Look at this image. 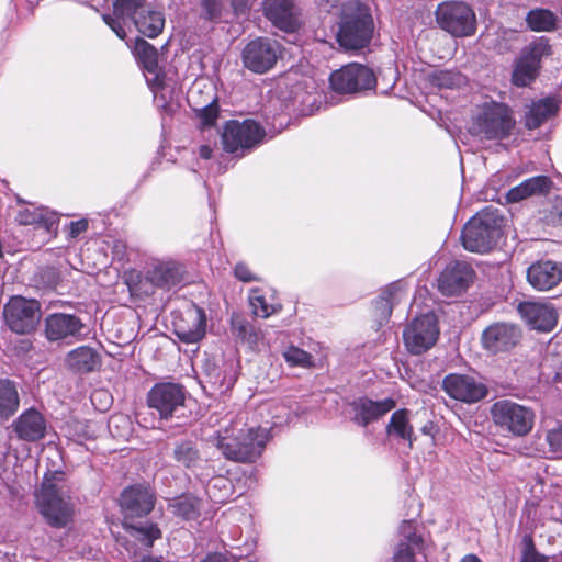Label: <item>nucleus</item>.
Instances as JSON below:
<instances>
[{
    "mask_svg": "<svg viewBox=\"0 0 562 562\" xmlns=\"http://www.w3.org/2000/svg\"><path fill=\"white\" fill-rule=\"evenodd\" d=\"M526 22L533 32H552L557 27L558 18L548 9H533L527 13Z\"/></svg>",
    "mask_w": 562,
    "mask_h": 562,
    "instance_id": "e433bc0d",
    "label": "nucleus"
},
{
    "mask_svg": "<svg viewBox=\"0 0 562 562\" xmlns=\"http://www.w3.org/2000/svg\"><path fill=\"white\" fill-rule=\"evenodd\" d=\"M504 217L494 207L476 213L464 226L461 234L463 247L472 252H487L496 246L503 235Z\"/></svg>",
    "mask_w": 562,
    "mask_h": 562,
    "instance_id": "f03ea898",
    "label": "nucleus"
},
{
    "mask_svg": "<svg viewBox=\"0 0 562 562\" xmlns=\"http://www.w3.org/2000/svg\"><path fill=\"white\" fill-rule=\"evenodd\" d=\"M475 272L465 261H452L438 278V290L446 296L460 295L474 280Z\"/></svg>",
    "mask_w": 562,
    "mask_h": 562,
    "instance_id": "dca6fc26",
    "label": "nucleus"
},
{
    "mask_svg": "<svg viewBox=\"0 0 562 562\" xmlns=\"http://www.w3.org/2000/svg\"><path fill=\"white\" fill-rule=\"evenodd\" d=\"M277 409H280V413L272 414V417L277 419L274 422V425H281L283 422L289 423L291 420V411L290 408L281 405L280 407H276Z\"/></svg>",
    "mask_w": 562,
    "mask_h": 562,
    "instance_id": "864d4df0",
    "label": "nucleus"
},
{
    "mask_svg": "<svg viewBox=\"0 0 562 562\" xmlns=\"http://www.w3.org/2000/svg\"><path fill=\"white\" fill-rule=\"evenodd\" d=\"M102 397L108 398V397H109V394H108L106 392H104V391H95V392L91 395V401H92V403H94V401H95L97 398H100V400H101Z\"/></svg>",
    "mask_w": 562,
    "mask_h": 562,
    "instance_id": "680f3d73",
    "label": "nucleus"
},
{
    "mask_svg": "<svg viewBox=\"0 0 562 562\" xmlns=\"http://www.w3.org/2000/svg\"><path fill=\"white\" fill-rule=\"evenodd\" d=\"M265 15L278 29L295 32L301 25V13L293 0H266Z\"/></svg>",
    "mask_w": 562,
    "mask_h": 562,
    "instance_id": "6ab92c4d",
    "label": "nucleus"
},
{
    "mask_svg": "<svg viewBox=\"0 0 562 562\" xmlns=\"http://www.w3.org/2000/svg\"><path fill=\"white\" fill-rule=\"evenodd\" d=\"M200 501L189 495L177 497L169 504L171 512L186 520L195 519L200 514Z\"/></svg>",
    "mask_w": 562,
    "mask_h": 562,
    "instance_id": "ea45409f",
    "label": "nucleus"
},
{
    "mask_svg": "<svg viewBox=\"0 0 562 562\" xmlns=\"http://www.w3.org/2000/svg\"><path fill=\"white\" fill-rule=\"evenodd\" d=\"M515 126L507 105L497 102H486L473 117L470 132L484 139H503Z\"/></svg>",
    "mask_w": 562,
    "mask_h": 562,
    "instance_id": "20e7f679",
    "label": "nucleus"
},
{
    "mask_svg": "<svg viewBox=\"0 0 562 562\" xmlns=\"http://www.w3.org/2000/svg\"><path fill=\"white\" fill-rule=\"evenodd\" d=\"M173 458L179 464L192 468L199 461L200 454L195 445L192 441L186 440L176 443Z\"/></svg>",
    "mask_w": 562,
    "mask_h": 562,
    "instance_id": "a19ab883",
    "label": "nucleus"
},
{
    "mask_svg": "<svg viewBox=\"0 0 562 562\" xmlns=\"http://www.w3.org/2000/svg\"><path fill=\"white\" fill-rule=\"evenodd\" d=\"M16 221L21 225H43L47 231H50L57 222V215L47 209H23L16 215Z\"/></svg>",
    "mask_w": 562,
    "mask_h": 562,
    "instance_id": "c9c22d12",
    "label": "nucleus"
},
{
    "mask_svg": "<svg viewBox=\"0 0 562 562\" xmlns=\"http://www.w3.org/2000/svg\"><path fill=\"white\" fill-rule=\"evenodd\" d=\"M431 82L439 89H454L465 83V78L457 71L438 70L432 74Z\"/></svg>",
    "mask_w": 562,
    "mask_h": 562,
    "instance_id": "37998d69",
    "label": "nucleus"
},
{
    "mask_svg": "<svg viewBox=\"0 0 562 562\" xmlns=\"http://www.w3.org/2000/svg\"><path fill=\"white\" fill-rule=\"evenodd\" d=\"M284 359L292 366L310 367L312 364V356L297 347H289L283 352Z\"/></svg>",
    "mask_w": 562,
    "mask_h": 562,
    "instance_id": "a18cd8bd",
    "label": "nucleus"
},
{
    "mask_svg": "<svg viewBox=\"0 0 562 562\" xmlns=\"http://www.w3.org/2000/svg\"><path fill=\"white\" fill-rule=\"evenodd\" d=\"M231 324L234 335H236L241 342L247 344L251 349L259 348L262 340L260 329L256 328L239 315H233Z\"/></svg>",
    "mask_w": 562,
    "mask_h": 562,
    "instance_id": "f704fd0d",
    "label": "nucleus"
},
{
    "mask_svg": "<svg viewBox=\"0 0 562 562\" xmlns=\"http://www.w3.org/2000/svg\"><path fill=\"white\" fill-rule=\"evenodd\" d=\"M250 305L252 307V313L256 316L262 317V318L269 317L276 311L272 305H269L266 302V299L262 295H259L257 293H254L250 296Z\"/></svg>",
    "mask_w": 562,
    "mask_h": 562,
    "instance_id": "de8ad7c7",
    "label": "nucleus"
},
{
    "mask_svg": "<svg viewBox=\"0 0 562 562\" xmlns=\"http://www.w3.org/2000/svg\"><path fill=\"white\" fill-rule=\"evenodd\" d=\"M201 562H227V559L222 553H212L205 557Z\"/></svg>",
    "mask_w": 562,
    "mask_h": 562,
    "instance_id": "13d9d810",
    "label": "nucleus"
},
{
    "mask_svg": "<svg viewBox=\"0 0 562 562\" xmlns=\"http://www.w3.org/2000/svg\"><path fill=\"white\" fill-rule=\"evenodd\" d=\"M130 535L134 538L140 546V548L148 551L156 539L161 537V532L159 528L154 524H140L138 526H128L127 527Z\"/></svg>",
    "mask_w": 562,
    "mask_h": 562,
    "instance_id": "58836bf2",
    "label": "nucleus"
},
{
    "mask_svg": "<svg viewBox=\"0 0 562 562\" xmlns=\"http://www.w3.org/2000/svg\"><path fill=\"white\" fill-rule=\"evenodd\" d=\"M549 54L550 45L547 41L541 40L527 46L514 68V85L526 87L535 80L542 57Z\"/></svg>",
    "mask_w": 562,
    "mask_h": 562,
    "instance_id": "2eb2a0df",
    "label": "nucleus"
},
{
    "mask_svg": "<svg viewBox=\"0 0 562 562\" xmlns=\"http://www.w3.org/2000/svg\"><path fill=\"white\" fill-rule=\"evenodd\" d=\"M154 504L155 495L149 486H131L121 494V507L130 516H145L151 512Z\"/></svg>",
    "mask_w": 562,
    "mask_h": 562,
    "instance_id": "b1692460",
    "label": "nucleus"
},
{
    "mask_svg": "<svg viewBox=\"0 0 562 562\" xmlns=\"http://www.w3.org/2000/svg\"><path fill=\"white\" fill-rule=\"evenodd\" d=\"M491 416L498 428L516 437L529 434L535 422L530 408L509 400L495 402L491 407Z\"/></svg>",
    "mask_w": 562,
    "mask_h": 562,
    "instance_id": "6e6552de",
    "label": "nucleus"
},
{
    "mask_svg": "<svg viewBox=\"0 0 562 562\" xmlns=\"http://www.w3.org/2000/svg\"><path fill=\"white\" fill-rule=\"evenodd\" d=\"M41 514L47 522L56 528L67 526L74 516V504L68 492L57 482L45 476L36 494Z\"/></svg>",
    "mask_w": 562,
    "mask_h": 562,
    "instance_id": "7ed1b4c3",
    "label": "nucleus"
},
{
    "mask_svg": "<svg viewBox=\"0 0 562 562\" xmlns=\"http://www.w3.org/2000/svg\"><path fill=\"white\" fill-rule=\"evenodd\" d=\"M527 281L538 291H549L562 281V263L550 259L538 260L528 267Z\"/></svg>",
    "mask_w": 562,
    "mask_h": 562,
    "instance_id": "4be33fe9",
    "label": "nucleus"
},
{
    "mask_svg": "<svg viewBox=\"0 0 562 562\" xmlns=\"http://www.w3.org/2000/svg\"><path fill=\"white\" fill-rule=\"evenodd\" d=\"M521 318L539 331H551L558 322V313L551 304L543 302H521L518 307Z\"/></svg>",
    "mask_w": 562,
    "mask_h": 562,
    "instance_id": "aec40b11",
    "label": "nucleus"
},
{
    "mask_svg": "<svg viewBox=\"0 0 562 562\" xmlns=\"http://www.w3.org/2000/svg\"><path fill=\"white\" fill-rule=\"evenodd\" d=\"M280 55L277 41L259 37L249 42L243 50V61L249 70L263 74L271 69Z\"/></svg>",
    "mask_w": 562,
    "mask_h": 562,
    "instance_id": "4468645a",
    "label": "nucleus"
},
{
    "mask_svg": "<svg viewBox=\"0 0 562 562\" xmlns=\"http://www.w3.org/2000/svg\"><path fill=\"white\" fill-rule=\"evenodd\" d=\"M265 128L254 120L226 122L221 134L223 149L243 157L258 147L265 139Z\"/></svg>",
    "mask_w": 562,
    "mask_h": 562,
    "instance_id": "423d86ee",
    "label": "nucleus"
},
{
    "mask_svg": "<svg viewBox=\"0 0 562 562\" xmlns=\"http://www.w3.org/2000/svg\"><path fill=\"white\" fill-rule=\"evenodd\" d=\"M103 21L117 35V37H120L121 40H124L126 37L125 30L115 18L105 14L103 15Z\"/></svg>",
    "mask_w": 562,
    "mask_h": 562,
    "instance_id": "603ef678",
    "label": "nucleus"
},
{
    "mask_svg": "<svg viewBox=\"0 0 562 562\" xmlns=\"http://www.w3.org/2000/svg\"><path fill=\"white\" fill-rule=\"evenodd\" d=\"M403 299L402 286L397 283L387 285L373 303V315L379 326L387 323L393 307Z\"/></svg>",
    "mask_w": 562,
    "mask_h": 562,
    "instance_id": "c85d7f7f",
    "label": "nucleus"
},
{
    "mask_svg": "<svg viewBox=\"0 0 562 562\" xmlns=\"http://www.w3.org/2000/svg\"><path fill=\"white\" fill-rule=\"evenodd\" d=\"M400 535L402 537L400 542L408 543L411 547H419L423 542L422 537L415 532V521L412 519L401 524Z\"/></svg>",
    "mask_w": 562,
    "mask_h": 562,
    "instance_id": "49530a36",
    "label": "nucleus"
},
{
    "mask_svg": "<svg viewBox=\"0 0 562 562\" xmlns=\"http://www.w3.org/2000/svg\"><path fill=\"white\" fill-rule=\"evenodd\" d=\"M213 154V148L210 145H202L199 148V155L203 159H210Z\"/></svg>",
    "mask_w": 562,
    "mask_h": 562,
    "instance_id": "052dcab7",
    "label": "nucleus"
},
{
    "mask_svg": "<svg viewBox=\"0 0 562 562\" xmlns=\"http://www.w3.org/2000/svg\"><path fill=\"white\" fill-rule=\"evenodd\" d=\"M206 327V316L202 308L192 305L181 319L176 323V335L186 344L198 342L203 338Z\"/></svg>",
    "mask_w": 562,
    "mask_h": 562,
    "instance_id": "393cba45",
    "label": "nucleus"
},
{
    "mask_svg": "<svg viewBox=\"0 0 562 562\" xmlns=\"http://www.w3.org/2000/svg\"><path fill=\"white\" fill-rule=\"evenodd\" d=\"M148 404L161 418L181 417L186 411V391L176 383L156 384L148 394Z\"/></svg>",
    "mask_w": 562,
    "mask_h": 562,
    "instance_id": "f8f14e48",
    "label": "nucleus"
},
{
    "mask_svg": "<svg viewBox=\"0 0 562 562\" xmlns=\"http://www.w3.org/2000/svg\"><path fill=\"white\" fill-rule=\"evenodd\" d=\"M227 485H229V482L225 477H221V476L215 477L212 481H210V483L207 485V493L211 494L213 488L222 487V486L227 487Z\"/></svg>",
    "mask_w": 562,
    "mask_h": 562,
    "instance_id": "4d7b16f0",
    "label": "nucleus"
},
{
    "mask_svg": "<svg viewBox=\"0 0 562 562\" xmlns=\"http://www.w3.org/2000/svg\"><path fill=\"white\" fill-rule=\"evenodd\" d=\"M201 91L202 89L200 87V83H194L188 92V101L194 104V110L198 113V117L200 119L202 126H212L215 124L218 116L216 99L212 94H210L209 98L205 100V104H202L201 108H198L199 102L196 100V97L199 93H201Z\"/></svg>",
    "mask_w": 562,
    "mask_h": 562,
    "instance_id": "473e14b6",
    "label": "nucleus"
},
{
    "mask_svg": "<svg viewBox=\"0 0 562 562\" xmlns=\"http://www.w3.org/2000/svg\"><path fill=\"white\" fill-rule=\"evenodd\" d=\"M66 362L74 371L87 373L95 370L100 363V358L93 348L81 346L67 355Z\"/></svg>",
    "mask_w": 562,
    "mask_h": 562,
    "instance_id": "7c9ffc66",
    "label": "nucleus"
},
{
    "mask_svg": "<svg viewBox=\"0 0 562 562\" xmlns=\"http://www.w3.org/2000/svg\"><path fill=\"white\" fill-rule=\"evenodd\" d=\"M409 417L411 413L408 409L395 411L386 426V434L406 440L409 448H412L416 437Z\"/></svg>",
    "mask_w": 562,
    "mask_h": 562,
    "instance_id": "2f4dec72",
    "label": "nucleus"
},
{
    "mask_svg": "<svg viewBox=\"0 0 562 562\" xmlns=\"http://www.w3.org/2000/svg\"><path fill=\"white\" fill-rule=\"evenodd\" d=\"M549 451L555 457H562V427L551 429L546 435Z\"/></svg>",
    "mask_w": 562,
    "mask_h": 562,
    "instance_id": "09e8293b",
    "label": "nucleus"
},
{
    "mask_svg": "<svg viewBox=\"0 0 562 562\" xmlns=\"http://www.w3.org/2000/svg\"><path fill=\"white\" fill-rule=\"evenodd\" d=\"M417 548L405 542H398L393 554V562H415V550Z\"/></svg>",
    "mask_w": 562,
    "mask_h": 562,
    "instance_id": "8fccbe9b",
    "label": "nucleus"
},
{
    "mask_svg": "<svg viewBox=\"0 0 562 562\" xmlns=\"http://www.w3.org/2000/svg\"><path fill=\"white\" fill-rule=\"evenodd\" d=\"M134 55L145 71L146 81L154 93L156 105L167 113L175 111L176 105L167 100L170 89L165 83V76L158 63V52L144 38H137L134 46Z\"/></svg>",
    "mask_w": 562,
    "mask_h": 562,
    "instance_id": "39448f33",
    "label": "nucleus"
},
{
    "mask_svg": "<svg viewBox=\"0 0 562 562\" xmlns=\"http://www.w3.org/2000/svg\"><path fill=\"white\" fill-rule=\"evenodd\" d=\"M148 5L145 0H116L114 2V15L134 21L139 13L145 12Z\"/></svg>",
    "mask_w": 562,
    "mask_h": 562,
    "instance_id": "79ce46f5",
    "label": "nucleus"
},
{
    "mask_svg": "<svg viewBox=\"0 0 562 562\" xmlns=\"http://www.w3.org/2000/svg\"><path fill=\"white\" fill-rule=\"evenodd\" d=\"M461 562H482L475 554H467Z\"/></svg>",
    "mask_w": 562,
    "mask_h": 562,
    "instance_id": "e2e57ef3",
    "label": "nucleus"
},
{
    "mask_svg": "<svg viewBox=\"0 0 562 562\" xmlns=\"http://www.w3.org/2000/svg\"><path fill=\"white\" fill-rule=\"evenodd\" d=\"M442 387L450 397L464 403L479 402L487 394L482 382L467 374H448L442 381Z\"/></svg>",
    "mask_w": 562,
    "mask_h": 562,
    "instance_id": "f3484780",
    "label": "nucleus"
},
{
    "mask_svg": "<svg viewBox=\"0 0 562 562\" xmlns=\"http://www.w3.org/2000/svg\"><path fill=\"white\" fill-rule=\"evenodd\" d=\"M232 4H233V7H234V9H235V11H236V12L243 11V9H241V8L237 7V4H236V1H235V0H233V3H232Z\"/></svg>",
    "mask_w": 562,
    "mask_h": 562,
    "instance_id": "338daca9",
    "label": "nucleus"
},
{
    "mask_svg": "<svg viewBox=\"0 0 562 562\" xmlns=\"http://www.w3.org/2000/svg\"><path fill=\"white\" fill-rule=\"evenodd\" d=\"M436 22L453 37L472 36L476 31V16L472 8L462 1H445L438 4Z\"/></svg>",
    "mask_w": 562,
    "mask_h": 562,
    "instance_id": "0eeeda50",
    "label": "nucleus"
},
{
    "mask_svg": "<svg viewBox=\"0 0 562 562\" xmlns=\"http://www.w3.org/2000/svg\"><path fill=\"white\" fill-rule=\"evenodd\" d=\"M269 438L267 428L248 426L240 414L222 427L212 442L227 460L254 462L261 456Z\"/></svg>",
    "mask_w": 562,
    "mask_h": 562,
    "instance_id": "f257e3e1",
    "label": "nucleus"
},
{
    "mask_svg": "<svg viewBox=\"0 0 562 562\" xmlns=\"http://www.w3.org/2000/svg\"><path fill=\"white\" fill-rule=\"evenodd\" d=\"M184 267L173 260H154L146 272V279L156 288L170 290L183 281Z\"/></svg>",
    "mask_w": 562,
    "mask_h": 562,
    "instance_id": "412c9836",
    "label": "nucleus"
},
{
    "mask_svg": "<svg viewBox=\"0 0 562 562\" xmlns=\"http://www.w3.org/2000/svg\"><path fill=\"white\" fill-rule=\"evenodd\" d=\"M373 27V20L367 8L357 3L353 14H345L337 41L346 49L363 48L371 41Z\"/></svg>",
    "mask_w": 562,
    "mask_h": 562,
    "instance_id": "9d476101",
    "label": "nucleus"
},
{
    "mask_svg": "<svg viewBox=\"0 0 562 562\" xmlns=\"http://www.w3.org/2000/svg\"><path fill=\"white\" fill-rule=\"evenodd\" d=\"M522 562H546V560L543 557L535 552L533 547L531 546L525 551Z\"/></svg>",
    "mask_w": 562,
    "mask_h": 562,
    "instance_id": "6e6d98bb",
    "label": "nucleus"
},
{
    "mask_svg": "<svg viewBox=\"0 0 562 562\" xmlns=\"http://www.w3.org/2000/svg\"><path fill=\"white\" fill-rule=\"evenodd\" d=\"M13 429L19 439L37 441L45 436L46 422L37 411L27 409L13 423Z\"/></svg>",
    "mask_w": 562,
    "mask_h": 562,
    "instance_id": "cd10ccee",
    "label": "nucleus"
},
{
    "mask_svg": "<svg viewBox=\"0 0 562 562\" xmlns=\"http://www.w3.org/2000/svg\"><path fill=\"white\" fill-rule=\"evenodd\" d=\"M83 328L81 319L74 314L53 313L44 321L45 337L50 342L77 338Z\"/></svg>",
    "mask_w": 562,
    "mask_h": 562,
    "instance_id": "a211bd4d",
    "label": "nucleus"
},
{
    "mask_svg": "<svg viewBox=\"0 0 562 562\" xmlns=\"http://www.w3.org/2000/svg\"><path fill=\"white\" fill-rule=\"evenodd\" d=\"M331 88L339 93H356L374 88L373 71L359 64H350L334 71L329 78Z\"/></svg>",
    "mask_w": 562,
    "mask_h": 562,
    "instance_id": "ddd939ff",
    "label": "nucleus"
},
{
    "mask_svg": "<svg viewBox=\"0 0 562 562\" xmlns=\"http://www.w3.org/2000/svg\"><path fill=\"white\" fill-rule=\"evenodd\" d=\"M226 0H201L202 18L218 22L225 10Z\"/></svg>",
    "mask_w": 562,
    "mask_h": 562,
    "instance_id": "c03bdc74",
    "label": "nucleus"
},
{
    "mask_svg": "<svg viewBox=\"0 0 562 562\" xmlns=\"http://www.w3.org/2000/svg\"><path fill=\"white\" fill-rule=\"evenodd\" d=\"M558 109V102L553 98H546L532 102L525 116L526 127L529 130L538 128L543 122L555 115Z\"/></svg>",
    "mask_w": 562,
    "mask_h": 562,
    "instance_id": "c756f323",
    "label": "nucleus"
},
{
    "mask_svg": "<svg viewBox=\"0 0 562 562\" xmlns=\"http://www.w3.org/2000/svg\"><path fill=\"white\" fill-rule=\"evenodd\" d=\"M353 416L352 422L361 427H367L370 423L378 420L395 407L392 398L382 401H372L367 397H360L350 403Z\"/></svg>",
    "mask_w": 562,
    "mask_h": 562,
    "instance_id": "a878e982",
    "label": "nucleus"
},
{
    "mask_svg": "<svg viewBox=\"0 0 562 562\" xmlns=\"http://www.w3.org/2000/svg\"><path fill=\"white\" fill-rule=\"evenodd\" d=\"M438 337L439 327L434 313H426L414 318L403 331L404 344L413 355H420L429 350Z\"/></svg>",
    "mask_w": 562,
    "mask_h": 562,
    "instance_id": "9b49d317",
    "label": "nucleus"
},
{
    "mask_svg": "<svg viewBox=\"0 0 562 562\" xmlns=\"http://www.w3.org/2000/svg\"><path fill=\"white\" fill-rule=\"evenodd\" d=\"M134 24L143 35L147 37H156L164 30L165 18L162 12L148 5L145 9V12L139 13V15L134 19Z\"/></svg>",
    "mask_w": 562,
    "mask_h": 562,
    "instance_id": "72a5a7b5",
    "label": "nucleus"
},
{
    "mask_svg": "<svg viewBox=\"0 0 562 562\" xmlns=\"http://www.w3.org/2000/svg\"><path fill=\"white\" fill-rule=\"evenodd\" d=\"M234 274L238 280L243 282H252L257 280L256 276L250 271L248 266L241 262L235 266Z\"/></svg>",
    "mask_w": 562,
    "mask_h": 562,
    "instance_id": "3c124183",
    "label": "nucleus"
},
{
    "mask_svg": "<svg viewBox=\"0 0 562 562\" xmlns=\"http://www.w3.org/2000/svg\"><path fill=\"white\" fill-rule=\"evenodd\" d=\"M20 404L16 386L9 380H0V416L9 418Z\"/></svg>",
    "mask_w": 562,
    "mask_h": 562,
    "instance_id": "4c0bfd02",
    "label": "nucleus"
},
{
    "mask_svg": "<svg viewBox=\"0 0 562 562\" xmlns=\"http://www.w3.org/2000/svg\"><path fill=\"white\" fill-rule=\"evenodd\" d=\"M504 33L507 34L509 36V38H513L516 36V33L514 31H505Z\"/></svg>",
    "mask_w": 562,
    "mask_h": 562,
    "instance_id": "69168bd1",
    "label": "nucleus"
},
{
    "mask_svg": "<svg viewBox=\"0 0 562 562\" xmlns=\"http://www.w3.org/2000/svg\"><path fill=\"white\" fill-rule=\"evenodd\" d=\"M435 424L432 422H427L423 427H422V432L426 436H429L431 439L435 438Z\"/></svg>",
    "mask_w": 562,
    "mask_h": 562,
    "instance_id": "bf43d9fd",
    "label": "nucleus"
},
{
    "mask_svg": "<svg viewBox=\"0 0 562 562\" xmlns=\"http://www.w3.org/2000/svg\"><path fill=\"white\" fill-rule=\"evenodd\" d=\"M119 422L127 423V419L123 416H114L110 419V427H112L114 424H117Z\"/></svg>",
    "mask_w": 562,
    "mask_h": 562,
    "instance_id": "0e129e2a",
    "label": "nucleus"
},
{
    "mask_svg": "<svg viewBox=\"0 0 562 562\" xmlns=\"http://www.w3.org/2000/svg\"><path fill=\"white\" fill-rule=\"evenodd\" d=\"M5 325L11 331L27 335L34 331L41 319V304L36 300L12 296L2 311Z\"/></svg>",
    "mask_w": 562,
    "mask_h": 562,
    "instance_id": "1a4fd4ad",
    "label": "nucleus"
},
{
    "mask_svg": "<svg viewBox=\"0 0 562 562\" xmlns=\"http://www.w3.org/2000/svg\"><path fill=\"white\" fill-rule=\"evenodd\" d=\"M552 186L553 182L548 176H535L512 188L507 192L506 199L509 203H518L530 198L546 196Z\"/></svg>",
    "mask_w": 562,
    "mask_h": 562,
    "instance_id": "bb28decb",
    "label": "nucleus"
},
{
    "mask_svg": "<svg viewBox=\"0 0 562 562\" xmlns=\"http://www.w3.org/2000/svg\"><path fill=\"white\" fill-rule=\"evenodd\" d=\"M519 339V328L506 323L491 325L482 334L483 346L491 352L506 351L516 346Z\"/></svg>",
    "mask_w": 562,
    "mask_h": 562,
    "instance_id": "5701e85b",
    "label": "nucleus"
},
{
    "mask_svg": "<svg viewBox=\"0 0 562 562\" xmlns=\"http://www.w3.org/2000/svg\"><path fill=\"white\" fill-rule=\"evenodd\" d=\"M88 228V222L80 220L70 224V234L72 237L78 236Z\"/></svg>",
    "mask_w": 562,
    "mask_h": 562,
    "instance_id": "5fc2aeb1",
    "label": "nucleus"
}]
</instances>
